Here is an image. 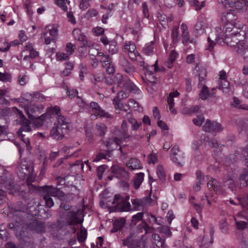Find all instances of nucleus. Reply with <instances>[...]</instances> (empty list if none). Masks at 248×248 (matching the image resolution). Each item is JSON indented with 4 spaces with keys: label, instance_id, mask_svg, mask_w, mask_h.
<instances>
[{
    "label": "nucleus",
    "instance_id": "f257e3e1",
    "mask_svg": "<svg viewBox=\"0 0 248 248\" xmlns=\"http://www.w3.org/2000/svg\"><path fill=\"white\" fill-rule=\"evenodd\" d=\"M16 112L19 118L18 123L21 125L19 130L17 131L16 134L18 136L21 138L22 140L26 144L28 149L30 147V141L28 138H25V133L31 131V128L30 126L31 122L30 120L26 118L23 114L22 111L17 108H15Z\"/></svg>",
    "mask_w": 248,
    "mask_h": 248
},
{
    "label": "nucleus",
    "instance_id": "f03ea898",
    "mask_svg": "<svg viewBox=\"0 0 248 248\" xmlns=\"http://www.w3.org/2000/svg\"><path fill=\"white\" fill-rule=\"evenodd\" d=\"M124 118L125 120L123 121L121 127L120 135L122 138L125 140L131 138V135L128 132L126 120L131 124L133 130H137L141 125V123L138 122L136 119L133 118L132 113L130 111L126 113Z\"/></svg>",
    "mask_w": 248,
    "mask_h": 248
},
{
    "label": "nucleus",
    "instance_id": "7ed1b4c3",
    "mask_svg": "<svg viewBox=\"0 0 248 248\" xmlns=\"http://www.w3.org/2000/svg\"><path fill=\"white\" fill-rule=\"evenodd\" d=\"M26 215L25 211L23 209L16 210L14 213V219L15 220V232L18 236L22 237L23 233V229L24 227L23 217Z\"/></svg>",
    "mask_w": 248,
    "mask_h": 248
},
{
    "label": "nucleus",
    "instance_id": "20e7f679",
    "mask_svg": "<svg viewBox=\"0 0 248 248\" xmlns=\"http://www.w3.org/2000/svg\"><path fill=\"white\" fill-rule=\"evenodd\" d=\"M60 207L63 208L65 210L64 214L67 215V219L70 225L75 226L82 222V220L81 219L82 214L80 210L75 212H71L69 211V206L64 204H61Z\"/></svg>",
    "mask_w": 248,
    "mask_h": 248
},
{
    "label": "nucleus",
    "instance_id": "39448f33",
    "mask_svg": "<svg viewBox=\"0 0 248 248\" xmlns=\"http://www.w3.org/2000/svg\"><path fill=\"white\" fill-rule=\"evenodd\" d=\"M129 197L125 198L122 197L120 195H115L112 202L113 204H116V210L120 212H126L130 210V204L127 201Z\"/></svg>",
    "mask_w": 248,
    "mask_h": 248
},
{
    "label": "nucleus",
    "instance_id": "423d86ee",
    "mask_svg": "<svg viewBox=\"0 0 248 248\" xmlns=\"http://www.w3.org/2000/svg\"><path fill=\"white\" fill-rule=\"evenodd\" d=\"M233 32L229 35H226L224 38V41L226 44L231 47L235 46L237 47V45L240 40V36L241 34H244V31L240 30V31H236L235 30L232 31Z\"/></svg>",
    "mask_w": 248,
    "mask_h": 248
},
{
    "label": "nucleus",
    "instance_id": "0eeeda50",
    "mask_svg": "<svg viewBox=\"0 0 248 248\" xmlns=\"http://www.w3.org/2000/svg\"><path fill=\"white\" fill-rule=\"evenodd\" d=\"M219 3L226 8L241 9L247 0H218Z\"/></svg>",
    "mask_w": 248,
    "mask_h": 248
},
{
    "label": "nucleus",
    "instance_id": "6e6552de",
    "mask_svg": "<svg viewBox=\"0 0 248 248\" xmlns=\"http://www.w3.org/2000/svg\"><path fill=\"white\" fill-rule=\"evenodd\" d=\"M237 16L232 13H227L226 15L223 16V20L226 21V31H231L236 30L235 26L237 20Z\"/></svg>",
    "mask_w": 248,
    "mask_h": 248
},
{
    "label": "nucleus",
    "instance_id": "1a4fd4ad",
    "mask_svg": "<svg viewBox=\"0 0 248 248\" xmlns=\"http://www.w3.org/2000/svg\"><path fill=\"white\" fill-rule=\"evenodd\" d=\"M124 50L125 52L128 54L130 58L132 61L136 60L137 56L139 55V53L134 44L131 42L126 43Z\"/></svg>",
    "mask_w": 248,
    "mask_h": 248
},
{
    "label": "nucleus",
    "instance_id": "9d476101",
    "mask_svg": "<svg viewBox=\"0 0 248 248\" xmlns=\"http://www.w3.org/2000/svg\"><path fill=\"white\" fill-rule=\"evenodd\" d=\"M27 226L29 229L36 231L38 233L44 232L46 228L43 222L36 219L31 220L27 224Z\"/></svg>",
    "mask_w": 248,
    "mask_h": 248
},
{
    "label": "nucleus",
    "instance_id": "9b49d317",
    "mask_svg": "<svg viewBox=\"0 0 248 248\" xmlns=\"http://www.w3.org/2000/svg\"><path fill=\"white\" fill-rule=\"evenodd\" d=\"M236 51L244 59L248 58V40L240 41L237 45Z\"/></svg>",
    "mask_w": 248,
    "mask_h": 248
},
{
    "label": "nucleus",
    "instance_id": "f8f14e48",
    "mask_svg": "<svg viewBox=\"0 0 248 248\" xmlns=\"http://www.w3.org/2000/svg\"><path fill=\"white\" fill-rule=\"evenodd\" d=\"M111 170L114 176L118 178H127L128 173L124 168L118 165H113L111 168Z\"/></svg>",
    "mask_w": 248,
    "mask_h": 248
},
{
    "label": "nucleus",
    "instance_id": "ddd939ff",
    "mask_svg": "<svg viewBox=\"0 0 248 248\" xmlns=\"http://www.w3.org/2000/svg\"><path fill=\"white\" fill-rule=\"evenodd\" d=\"M128 97V94L123 91H120L117 96L113 99V103L115 108L122 109L123 104L121 102L122 100L127 98Z\"/></svg>",
    "mask_w": 248,
    "mask_h": 248
},
{
    "label": "nucleus",
    "instance_id": "4468645a",
    "mask_svg": "<svg viewBox=\"0 0 248 248\" xmlns=\"http://www.w3.org/2000/svg\"><path fill=\"white\" fill-rule=\"evenodd\" d=\"M19 170L24 175H27L32 171V167L30 163H28L25 160H21L18 165Z\"/></svg>",
    "mask_w": 248,
    "mask_h": 248
},
{
    "label": "nucleus",
    "instance_id": "2eb2a0df",
    "mask_svg": "<svg viewBox=\"0 0 248 248\" xmlns=\"http://www.w3.org/2000/svg\"><path fill=\"white\" fill-rule=\"evenodd\" d=\"M67 129L62 128L59 125L53 127L50 131V135L54 139L59 140L63 137V134Z\"/></svg>",
    "mask_w": 248,
    "mask_h": 248
},
{
    "label": "nucleus",
    "instance_id": "dca6fc26",
    "mask_svg": "<svg viewBox=\"0 0 248 248\" xmlns=\"http://www.w3.org/2000/svg\"><path fill=\"white\" fill-rule=\"evenodd\" d=\"M119 63L124 70L128 74H132L135 71L133 65L124 56H121Z\"/></svg>",
    "mask_w": 248,
    "mask_h": 248
},
{
    "label": "nucleus",
    "instance_id": "f3484780",
    "mask_svg": "<svg viewBox=\"0 0 248 248\" xmlns=\"http://www.w3.org/2000/svg\"><path fill=\"white\" fill-rule=\"evenodd\" d=\"M56 119H57V124H55V125H59L60 127H62V128L68 130L69 121L67 118L60 114L57 116Z\"/></svg>",
    "mask_w": 248,
    "mask_h": 248
},
{
    "label": "nucleus",
    "instance_id": "a211bd4d",
    "mask_svg": "<svg viewBox=\"0 0 248 248\" xmlns=\"http://www.w3.org/2000/svg\"><path fill=\"white\" fill-rule=\"evenodd\" d=\"M1 190L3 191L4 195L6 192L9 194H13L14 193L13 189V183L11 180H7L4 183L1 184ZM1 189V188H0Z\"/></svg>",
    "mask_w": 248,
    "mask_h": 248
},
{
    "label": "nucleus",
    "instance_id": "6ab92c4d",
    "mask_svg": "<svg viewBox=\"0 0 248 248\" xmlns=\"http://www.w3.org/2000/svg\"><path fill=\"white\" fill-rule=\"evenodd\" d=\"M171 160L176 163L178 164H180V161L181 159V156L179 155V159L175 158V156L178 155V153L180 151L179 147L177 145H174L173 147L171 149Z\"/></svg>",
    "mask_w": 248,
    "mask_h": 248
},
{
    "label": "nucleus",
    "instance_id": "aec40b11",
    "mask_svg": "<svg viewBox=\"0 0 248 248\" xmlns=\"http://www.w3.org/2000/svg\"><path fill=\"white\" fill-rule=\"evenodd\" d=\"M121 143V140L116 137L109 138L107 142L106 146L108 150H112L113 146L112 145H115L116 146L120 145Z\"/></svg>",
    "mask_w": 248,
    "mask_h": 248
},
{
    "label": "nucleus",
    "instance_id": "412c9836",
    "mask_svg": "<svg viewBox=\"0 0 248 248\" xmlns=\"http://www.w3.org/2000/svg\"><path fill=\"white\" fill-rule=\"evenodd\" d=\"M125 223V220L124 218H122L119 220H115L113 224V228L110 231L111 232L114 233L117 232L123 227Z\"/></svg>",
    "mask_w": 248,
    "mask_h": 248
},
{
    "label": "nucleus",
    "instance_id": "4be33fe9",
    "mask_svg": "<svg viewBox=\"0 0 248 248\" xmlns=\"http://www.w3.org/2000/svg\"><path fill=\"white\" fill-rule=\"evenodd\" d=\"M233 101L231 103V106L239 109H242L248 110V105L246 104H241V101L236 97H233Z\"/></svg>",
    "mask_w": 248,
    "mask_h": 248
},
{
    "label": "nucleus",
    "instance_id": "5701e85b",
    "mask_svg": "<svg viewBox=\"0 0 248 248\" xmlns=\"http://www.w3.org/2000/svg\"><path fill=\"white\" fill-rule=\"evenodd\" d=\"M207 23L204 19H201L197 22L195 25V30L197 33H203L205 28H206Z\"/></svg>",
    "mask_w": 248,
    "mask_h": 248
},
{
    "label": "nucleus",
    "instance_id": "b1692460",
    "mask_svg": "<svg viewBox=\"0 0 248 248\" xmlns=\"http://www.w3.org/2000/svg\"><path fill=\"white\" fill-rule=\"evenodd\" d=\"M123 88L134 93H136L138 90L136 85L132 82L127 79H126V80H124V82L123 84Z\"/></svg>",
    "mask_w": 248,
    "mask_h": 248
},
{
    "label": "nucleus",
    "instance_id": "393cba45",
    "mask_svg": "<svg viewBox=\"0 0 248 248\" xmlns=\"http://www.w3.org/2000/svg\"><path fill=\"white\" fill-rule=\"evenodd\" d=\"M144 179V173L140 172L138 173L133 180L134 186L135 189L139 188Z\"/></svg>",
    "mask_w": 248,
    "mask_h": 248
},
{
    "label": "nucleus",
    "instance_id": "a878e982",
    "mask_svg": "<svg viewBox=\"0 0 248 248\" xmlns=\"http://www.w3.org/2000/svg\"><path fill=\"white\" fill-rule=\"evenodd\" d=\"M24 108L30 119H33L35 118V117L32 114L35 112V110L38 109L37 108L32 105L29 106L27 105L24 107Z\"/></svg>",
    "mask_w": 248,
    "mask_h": 248
},
{
    "label": "nucleus",
    "instance_id": "bb28decb",
    "mask_svg": "<svg viewBox=\"0 0 248 248\" xmlns=\"http://www.w3.org/2000/svg\"><path fill=\"white\" fill-rule=\"evenodd\" d=\"M127 167L131 170L140 168V161L136 158H131L126 164Z\"/></svg>",
    "mask_w": 248,
    "mask_h": 248
},
{
    "label": "nucleus",
    "instance_id": "cd10ccee",
    "mask_svg": "<svg viewBox=\"0 0 248 248\" xmlns=\"http://www.w3.org/2000/svg\"><path fill=\"white\" fill-rule=\"evenodd\" d=\"M96 129L97 134L100 136H104L107 129L106 125L103 123H99L96 125Z\"/></svg>",
    "mask_w": 248,
    "mask_h": 248
},
{
    "label": "nucleus",
    "instance_id": "c85d7f7f",
    "mask_svg": "<svg viewBox=\"0 0 248 248\" xmlns=\"http://www.w3.org/2000/svg\"><path fill=\"white\" fill-rule=\"evenodd\" d=\"M100 57L99 58V61L102 63L103 67H105L111 64V59L109 55H105L103 53H100Z\"/></svg>",
    "mask_w": 248,
    "mask_h": 248
},
{
    "label": "nucleus",
    "instance_id": "c756f323",
    "mask_svg": "<svg viewBox=\"0 0 248 248\" xmlns=\"http://www.w3.org/2000/svg\"><path fill=\"white\" fill-rule=\"evenodd\" d=\"M127 78L124 77L123 75L120 73L116 74L113 78V83L117 85V87L119 86L122 83L124 82Z\"/></svg>",
    "mask_w": 248,
    "mask_h": 248
},
{
    "label": "nucleus",
    "instance_id": "7c9ffc66",
    "mask_svg": "<svg viewBox=\"0 0 248 248\" xmlns=\"http://www.w3.org/2000/svg\"><path fill=\"white\" fill-rule=\"evenodd\" d=\"M156 173L160 180L162 182H164L166 179V174L162 166L158 165L157 166Z\"/></svg>",
    "mask_w": 248,
    "mask_h": 248
},
{
    "label": "nucleus",
    "instance_id": "2f4dec72",
    "mask_svg": "<svg viewBox=\"0 0 248 248\" xmlns=\"http://www.w3.org/2000/svg\"><path fill=\"white\" fill-rule=\"evenodd\" d=\"M57 190L58 188H57L53 187L51 186H46L44 187V192L45 193V195H49V196H51L55 197Z\"/></svg>",
    "mask_w": 248,
    "mask_h": 248
},
{
    "label": "nucleus",
    "instance_id": "473e14b6",
    "mask_svg": "<svg viewBox=\"0 0 248 248\" xmlns=\"http://www.w3.org/2000/svg\"><path fill=\"white\" fill-rule=\"evenodd\" d=\"M73 35L75 39L80 42L84 40L86 37L78 29H75L73 31Z\"/></svg>",
    "mask_w": 248,
    "mask_h": 248
},
{
    "label": "nucleus",
    "instance_id": "72a5a7b5",
    "mask_svg": "<svg viewBox=\"0 0 248 248\" xmlns=\"http://www.w3.org/2000/svg\"><path fill=\"white\" fill-rule=\"evenodd\" d=\"M87 231L85 228L81 227L80 231L77 234V238L79 242H82L87 237Z\"/></svg>",
    "mask_w": 248,
    "mask_h": 248
},
{
    "label": "nucleus",
    "instance_id": "f704fd0d",
    "mask_svg": "<svg viewBox=\"0 0 248 248\" xmlns=\"http://www.w3.org/2000/svg\"><path fill=\"white\" fill-rule=\"evenodd\" d=\"M209 95L210 93L207 87L203 85L199 94L200 98L202 100H205Z\"/></svg>",
    "mask_w": 248,
    "mask_h": 248
},
{
    "label": "nucleus",
    "instance_id": "c9c22d12",
    "mask_svg": "<svg viewBox=\"0 0 248 248\" xmlns=\"http://www.w3.org/2000/svg\"><path fill=\"white\" fill-rule=\"evenodd\" d=\"M178 30L179 28L178 27L174 26L173 27L171 36L174 43H177L179 40Z\"/></svg>",
    "mask_w": 248,
    "mask_h": 248
},
{
    "label": "nucleus",
    "instance_id": "e433bc0d",
    "mask_svg": "<svg viewBox=\"0 0 248 248\" xmlns=\"http://www.w3.org/2000/svg\"><path fill=\"white\" fill-rule=\"evenodd\" d=\"M160 232L163 233L168 236L171 235L170 227L167 225L161 226L157 228Z\"/></svg>",
    "mask_w": 248,
    "mask_h": 248
},
{
    "label": "nucleus",
    "instance_id": "4c0bfd02",
    "mask_svg": "<svg viewBox=\"0 0 248 248\" xmlns=\"http://www.w3.org/2000/svg\"><path fill=\"white\" fill-rule=\"evenodd\" d=\"M11 75L8 73L0 72V81L6 82H10L11 81Z\"/></svg>",
    "mask_w": 248,
    "mask_h": 248
},
{
    "label": "nucleus",
    "instance_id": "58836bf2",
    "mask_svg": "<svg viewBox=\"0 0 248 248\" xmlns=\"http://www.w3.org/2000/svg\"><path fill=\"white\" fill-rule=\"evenodd\" d=\"M219 37H216V38H213L212 39L210 37H208L207 39L208 42L209 43V45L208 46L207 49L211 51L213 49L214 46L215 45Z\"/></svg>",
    "mask_w": 248,
    "mask_h": 248
},
{
    "label": "nucleus",
    "instance_id": "ea45409f",
    "mask_svg": "<svg viewBox=\"0 0 248 248\" xmlns=\"http://www.w3.org/2000/svg\"><path fill=\"white\" fill-rule=\"evenodd\" d=\"M204 121V117L203 114H201L197 116V118L193 119V123L197 125L201 126Z\"/></svg>",
    "mask_w": 248,
    "mask_h": 248
},
{
    "label": "nucleus",
    "instance_id": "a19ab883",
    "mask_svg": "<svg viewBox=\"0 0 248 248\" xmlns=\"http://www.w3.org/2000/svg\"><path fill=\"white\" fill-rule=\"evenodd\" d=\"M153 44V42H152L150 45L146 46L143 48V51L145 54L150 55L153 53L154 49Z\"/></svg>",
    "mask_w": 248,
    "mask_h": 248
},
{
    "label": "nucleus",
    "instance_id": "79ce46f5",
    "mask_svg": "<svg viewBox=\"0 0 248 248\" xmlns=\"http://www.w3.org/2000/svg\"><path fill=\"white\" fill-rule=\"evenodd\" d=\"M212 122L209 119H207L205 124L202 126V129L203 131L210 132L212 131Z\"/></svg>",
    "mask_w": 248,
    "mask_h": 248
},
{
    "label": "nucleus",
    "instance_id": "37998d69",
    "mask_svg": "<svg viewBox=\"0 0 248 248\" xmlns=\"http://www.w3.org/2000/svg\"><path fill=\"white\" fill-rule=\"evenodd\" d=\"M48 113H50L52 115H55V118H56V116H58V115L61 114L60 108L57 106L50 108L48 111Z\"/></svg>",
    "mask_w": 248,
    "mask_h": 248
},
{
    "label": "nucleus",
    "instance_id": "c03bdc74",
    "mask_svg": "<svg viewBox=\"0 0 248 248\" xmlns=\"http://www.w3.org/2000/svg\"><path fill=\"white\" fill-rule=\"evenodd\" d=\"M223 130L221 125L217 122H212V131L220 132Z\"/></svg>",
    "mask_w": 248,
    "mask_h": 248
},
{
    "label": "nucleus",
    "instance_id": "a18cd8bd",
    "mask_svg": "<svg viewBox=\"0 0 248 248\" xmlns=\"http://www.w3.org/2000/svg\"><path fill=\"white\" fill-rule=\"evenodd\" d=\"M44 199L45 200L46 205L48 208H51L54 205L52 199L47 195H44Z\"/></svg>",
    "mask_w": 248,
    "mask_h": 248
},
{
    "label": "nucleus",
    "instance_id": "49530a36",
    "mask_svg": "<svg viewBox=\"0 0 248 248\" xmlns=\"http://www.w3.org/2000/svg\"><path fill=\"white\" fill-rule=\"evenodd\" d=\"M90 106L92 109L93 112L95 114H96L98 111L101 108L98 104L95 102H92Z\"/></svg>",
    "mask_w": 248,
    "mask_h": 248
},
{
    "label": "nucleus",
    "instance_id": "de8ad7c7",
    "mask_svg": "<svg viewBox=\"0 0 248 248\" xmlns=\"http://www.w3.org/2000/svg\"><path fill=\"white\" fill-rule=\"evenodd\" d=\"M239 180L241 183L244 182V184L248 186V171L241 174L239 177Z\"/></svg>",
    "mask_w": 248,
    "mask_h": 248
},
{
    "label": "nucleus",
    "instance_id": "09e8293b",
    "mask_svg": "<svg viewBox=\"0 0 248 248\" xmlns=\"http://www.w3.org/2000/svg\"><path fill=\"white\" fill-rule=\"evenodd\" d=\"M75 48L76 46L72 44L71 43H68L66 44V51L69 55H71L73 53Z\"/></svg>",
    "mask_w": 248,
    "mask_h": 248
},
{
    "label": "nucleus",
    "instance_id": "8fccbe9b",
    "mask_svg": "<svg viewBox=\"0 0 248 248\" xmlns=\"http://www.w3.org/2000/svg\"><path fill=\"white\" fill-rule=\"evenodd\" d=\"M127 103L130 108H132L136 110H138L139 108V103L132 99H129Z\"/></svg>",
    "mask_w": 248,
    "mask_h": 248
},
{
    "label": "nucleus",
    "instance_id": "3c124183",
    "mask_svg": "<svg viewBox=\"0 0 248 248\" xmlns=\"http://www.w3.org/2000/svg\"><path fill=\"white\" fill-rule=\"evenodd\" d=\"M98 116H100V117H105L107 118H112V116L109 114L108 112H106L104 110L101 108L98 111V113L96 114Z\"/></svg>",
    "mask_w": 248,
    "mask_h": 248
},
{
    "label": "nucleus",
    "instance_id": "603ef678",
    "mask_svg": "<svg viewBox=\"0 0 248 248\" xmlns=\"http://www.w3.org/2000/svg\"><path fill=\"white\" fill-rule=\"evenodd\" d=\"M218 88L219 89H228L229 86V82L227 80H219Z\"/></svg>",
    "mask_w": 248,
    "mask_h": 248
},
{
    "label": "nucleus",
    "instance_id": "864d4df0",
    "mask_svg": "<svg viewBox=\"0 0 248 248\" xmlns=\"http://www.w3.org/2000/svg\"><path fill=\"white\" fill-rule=\"evenodd\" d=\"M55 3L60 6L63 11L65 12L67 11V7L65 5V0H55Z\"/></svg>",
    "mask_w": 248,
    "mask_h": 248
},
{
    "label": "nucleus",
    "instance_id": "5fc2aeb1",
    "mask_svg": "<svg viewBox=\"0 0 248 248\" xmlns=\"http://www.w3.org/2000/svg\"><path fill=\"white\" fill-rule=\"evenodd\" d=\"M237 228L238 230H244L247 227V223L245 221H236L235 222Z\"/></svg>",
    "mask_w": 248,
    "mask_h": 248
},
{
    "label": "nucleus",
    "instance_id": "6e6d98bb",
    "mask_svg": "<svg viewBox=\"0 0 248 248\" xmlns=\"http://www.w3.org/2000/svg\"><path fill=\"white\" fill-rule=\"evenodd\" d=\"M182 37L183 44L186 45L189 41V35L188 32H182Z\"/></svg>",
    "mask_w": 248,
    "mask_h": 248
},
{
    "label": "nucleus",
    "instance_id": "4d7b16f0",
    "mask_svg": "<svg viewBox=\"0 0 248 248\" xmlns=\"http://www.w3.org/2000/svg\"><path fill=\"white\" fill-rule=\"evenodd\" d=\"M57 59L59 61L66 60L69 58L68 54L65 53H57Z\"/></svg>",
    "mask_w": 248,
    "mask_h": 248
},
{
    "label": "nucleus",
    "instance_id": "13d9d810",
    "mask_svg": "<svg viewBox=\"0 0 248 248\" xmlns=\"http://www.w3.org/2000/svg\"><path fill=\"white\" fill-rule=\"evenodd\" d=\"M81 42H82V46L81 47H91L93 46V43L89 40H87L86 37L84 38V40H82Z\"/></svg>",
    "mask_w": 248,
    "mask_h": 248
},
{
    "label": "nucleus",
    "instance_id": "bf43d9fd",
    "mask_svg": "<svg viewBox=\"0 0 248 248\" xmlns=\"http://www.w3.org/2000/svg\"><path fill=\"white\" fill-rule=\"evenodd\" d=\"M101 52H98L97 49L93 47L91 48L89 50V54L90 55L93 56L97 55L98 58L100 57L101 54H99Z\"/></svg>",
    "mask_w": 248,
    "mask_h": 248
},
{
    "label": "nucleus",
    "instance_id": "052dcab7",
    "mask_svg": "<svg viewBox=\"0 0 248 248\" xmlns=\"http://www.w3.org/2000/svg\"><path fill=\"white\" fill-rule=\"evenodd\" d=\"M88 2V1L81 0L79 5V8L82 10L87 9L90 6Z\"/></svg>",
    "mask_w": 248,
    "mask_h": 248
},
{
    "label": "nucleus",
    "instance_id": "680f3d73",
    "mask_svg": "<svg viewBox=\"0 0 248 248\" xmlns=\"http://www.w3.org/2000/svg\"><path fill=\"white\" fill-rule=\"evenodd\" d=\"M196 178L197 181L203 183L204 180V175L202 174V172L201 170H198L196 172Z\"/></svg>",
    "mask_w": 248,
    "mask_h": 248
},
{
    "label": "nucleus",
    "instance_id": "e2e57ef3",
    "mask_svg": "<svg viewBox=\"0 0 248 248\" xmlns=\"http://www.w3.org/2000/svg\"><path fill=\"white\" fill-rule=\"evenodd\" d=\"M143 213L142 212L137 213L136 215L133 216L132 221L134 222L135 221L137 222V221L141 220L143 217ZM135 224H136V222H135Z\"/></svg>",
    "mask_w": 248,
    "mask_h": 248
},
{
    "label": "nucleus",
    "instance_id": "0e129e2a",
    "mask_svg": "<svg viewBox=\"0 0 248 248\" xmlns=\"http://www.w3.org/2000/svg\"><path fill=\"white\" fill-rule=\"evenodd\" d=\"M108 51L112 54H115L117 53L118 51V46L115 44H111L109 45Z\"/></svg>",
    "mask_w": 248,
    "mask_h": 248
},
{
    "label": "nucleus",
    "instance_id": "69168bd1",
    "mask_svg": "<svg viewBox=\"0 0 248 248\" xmlns=\"http://www.w3.org/2000/svg\"><path fill=\"white\" fill-rule=\"evenodd\" d=\"M32 98L37 99L39 101H43L45 99L44 96L39 93H34L32 94Z\"/></svg>",
    "mask_w": 248,
    "mask_h": 248
},
{
    "label": "nucleus",
    "instance_id": "338daca9",
    "mask_svg": "<svg viewBox=\"0 0 248 248\" xmlns=\"http://www.w3.org/2000/svg\"><path fill=\"white\" fill-rule=\"evenodd\" d=\"M199 108L200 107L198 106H195L194 107H191L189 109L187 110V112H186V113L187 114L191 115L194 113L198 112Z\"/></svg>",
    "mask_w": 248,
    "mask_h": 248
},
{
    "label": "nucleus",
    "instance_id": "774afa93",
    "mask_svg": "<svg viewBox=\"0 0 248 248\" xmlns=\"http://www.w3.org/2000/svg\"><path fill=\"white\" fill-rule=\"evenodd\" d=\"M29 176L28 177L27 179V184L28 185H31V183L33 182L35 180V176L33 174H32L30 173V174H28Z\"/></svg>",
    "mask_w": 248,
    "mask_h": 248
}]
</instances>
